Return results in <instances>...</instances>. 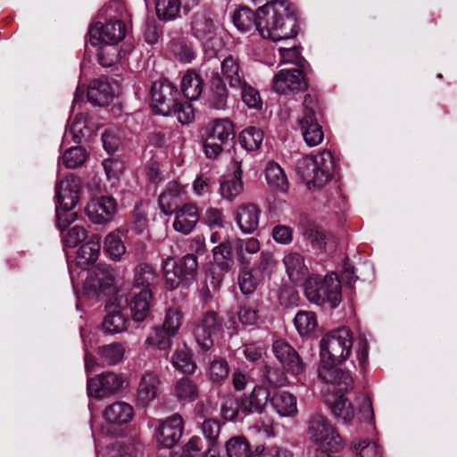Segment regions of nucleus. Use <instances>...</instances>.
I'll return each instance as SVG.
<instances>
[{"label":"nucleus","instance_id":"nucleus-56","mask_svg":"<svg viewBox=\"0 0 457 457\" xmlns=\"http://www.w3.org/2000/svg\"><path fill=\"white\" fill-rule=\"evenodd\" d=\"M87 159V153L81 146L71 147L63 154L62 162L68 169H75L81 166Z\"/></svg>","mask_w":457,"mask_h":457},{"label":"nucleus","instance_id":"nucleus-16","mask_svg":"<svg viewBox=\"0 0 457 457\" xmlns=\"http://www.w3.org/2000/svg\"><path fill=\"white\" fill-rule=\"evenodd\" d=\"M222 328V321L213 311L206 312L193 329L197 345L204 351L213 345V337Z\"/></svg>","mask_w":457,"mask_h":457},{"label":"nucleus","instance_id":"nucleus-1","mask_svg":"<svg viewBox=\"0 0 457 457\" xmlns=\"http://www.w3.org/2000/svg\"><path fill=\"white\" fill-rule=\"evenodd\" d=\"M353 335L346 328L328 333L320 342L319 376L326 383L336 384L340 391H349L353 380L350 373L337 368L352 353Z\"/></svg>","mask_w":457,"mask_h":457},{"label":"nucleus","instance_id":"nucleus-7","mask_svg":"<svg viewBox=\"0 0 457 457\" xmlns=\"http://www.w3.org/2000/svg\"><path fill=\"white\" fill-rule=\"evenodd\" d=\"M116 3H111L107 6L99 11V18H112V12ZM89 42L92 46L103 45H117L126 35L125 23L118 19L103 23L102 21L95 22L88 30Z\"/></svg>","mask_w":457,"mask_h":457},{"label":"nucleus","instance_id":"nucleus-44","mask_svg":"<svg viewBox=\"0 0 457 457\" xmlns=\"http://www.w3.org/2000/svg\"><path fill=\"white\" fill-rule=\"evenodd\" d=\"M92 132L88 126L87 115L79 112L75 116L74 120L69 126V133L71 135L75 142H81L83 139L89 137Z\"/></svg>","mask_w":457,"mask_h":457},{"label":"nucleus","instance_id":"nucleus-30","mask_svg":"<svg viewBox=\"0 0 457 457\" xmlns=\"http://www.w3.org/2000/svg\"><path fill=\"white\" fill-rule=\"evenodd\" d=\"M134 410L131 405L125 402H116L104 411V419L106 422L113 425H123L132 420Z\"/></svg>","mask_w":457,"mask_h":457},{"label":"nucleus","instance_id":"nucleus-41","mask_svg":"<svg viewBox=\"0 0 457 457\" xmlns=\"http://www.w3.org/2000/svg\"><path fill=\"white\" fill-rule=\"evenodd\" d=\"M228 92L225 83L218 76L212 80L210 95V106L216 110H224L227 107Z\"/></svg>","mask_w":457,"mask_h":457},{"label":"nucleus","instance_id":"nucleus-2","mask_svg":"<svg viewBox=\"0 0 457 457\" xmlns=\"http://www.w3.org/2000/svg\"><path fill=\"white\" fill-rule=\"evenodd\" d=\"M256 29L262 37L279 41L296 35V19L285 0H273L257 10Z\"/></svg>","mask_w":457,"mask_h":457},{"label":"nucleus","instance_id":"nucleus-3","mask_svg":"<svg viewBox=\"0 0 457 457\" xmlns=\"http://www.w3.org/2000/svg\"><path fill=\"white\" fill-rule=\"evenodd\" d=\"M335 170V158L328 150L303 157L297 166L298 174L310 189L325 187L332 179Z\"/></svg>","mask_w":457,"mask_h":457},{"label":"nucleus","instance_id":"nucleus-59","mask_svg":"<svg viewBox=\"0 0 457 457\" xmlns=\"http://www.w3.org/2000/svg\"><path fill=\"white\" fill-rule=\"evenodd\" d=\"M228 366L224 359H214L211 363L208 370L210 379L213 383L220 384L228 376Z\"/></svg>","mask_w":457,"mask_h":457},{"label":"nucleus","instance_id":"nucleus-23","mask_svg":"<svg viewBox=\"0 0 457 457\" xmlns=\"http://www.w3.org/2000/svg\"><path fill=\"white\" fill-rule=\"evenodd\" d=\"M220 68L222 78L228 83L230 87L239 88V87L245 85V71L237 57L233 55L226 56L220 62Z\"/></svg>","mask_w":457,"mask_h":457},{"label":"nucleus","instance_id":"nucleus-37","mask_svg":"<svg viewBox=\"0 0 457 457\" xmlns=\"http://www.w3.org/2000/svg\"><path fill=\"white\" fill-rule=\"evenodd\" d=\"M233 250V239L223 240L212 249L215 263L224 271L229 270L234 264Z\"/></svg>","mask_w":457,"mask_h":457},{"label":"nucleus","instance_id":"nucleus-20","mask_svg":"<svg viewBox=\"0 0 457 457\" xmlns=\"http://www.w3.org/2000/svg\"><path fill=\"white\" fill-rule=\"evenodd\" d=\"M162 380L154 371L146 370L140 377L136 401L139 406L146 407L154 401L160 392Z\"/></svg>","mask_w":457,"mask_h":457},{"label":"nucleus","instance_id":"nucleus-11","mask_svg":"<svg viewBox=\"0 0 457 457\" xmlns=\"http://www.w3.org/2000/svg\"><path fill=\"white\" fill-rule=\"evenodd\" d=\"M151 298L150 288L132 287L124 299L123 295H117L115 301L120 309H124L129 305L133 320L142 321L149 313Z\"/></svg>","mask_w":457,"mask_h":457},{"label":"nucleus","instance_id":"nucleus-49","mask_svg":"<svg viewBox=\"0 0 457 457\" xmlns=\"http://www.w3.org/2000/svg\"><path fill=\"white\" fill-rule=\"evenodd\" d=\"M183 323V313L180 308L172 306L167 309L162 322V328L170 336H176Z\"/></svg>","mask_w":457,"mask_h":457},{"label":"nucleus","instance_id":"nucleus-45","mask_svg":"<svg viewBox=\"0 0 457 457\" xmlns=\"http://www.w3.org/2000/svg\"><path fill=\"white\" fill-rule=\"evenodd\" d=\"M294 322L298 333L302 337L310 336L318 325L315 314L307 311L298 312Z\"/></svg>","mask_w":457,"mask_h":457},{"label":"nucleus","instance_id":"nucleus-46","mask_svg":"<svg viewBox=\"0 0 457 457\" xmlns=\"http://www.w3.org/2000/svg\"><path fill=\"white\" fill-rule=\"evenodd\" d=\"M257 12H253L248 7H242L233 15V22L237 29L242 32H247L253 27L256 28Z\"/></svg>","mask_w":457,"mask_h":457},{"label":"nucleus","instance_id":"nucleus-21","mask_svg":"<svg viewBox=\"0 0 457 457\" xmlns=\"http://www.w3.org/2000/svg\"><path fill=\"white\" fill-rule=\"evenodd\" d=\"M79 192V181L74 176L71 175L58 181L55 187L57 199L56 207L71 211L78 203Z\"/></svg>","mask_w":457,"mask_h":457},{"label":"nucleus","instance_id":"nucleus-9","mask_svg":"<svg viewBox=\"0 0 457 457\" xmlns=\"http://www.w3.org/2000/svg\"><path fill=\"white\" fill-rule=\"evenodd\" d=\"M191 28L194 36L202 41L208 56H216L222 43L218 35L219 25L212 19L211 12L206 10L196 12L193 15Z\"/></svg>","mask_w":457,"mask_h":457},{"label":"nucleus","instance_id":"nucleus-51","mask_svg":"<svg viewBox=\"0 0 457 457\" xmlns=\"http://www.w3.org/2000/svg\"><path fill=\"white\" fill-rule=\"evenodd\" d=\"M228 457H253L249 444L243 436H234L226 443Z\"/></svg>","mask_w":457,"mask_h":457},{"label":"nucleus","instance_id":"nucleus-40","mask_svg":"<svg viewBox=\"0 0 457 457\" xmlns=\"http://www.w3.org/2000/svg\"><path fill=\"white\" fill-rule=\"evenodd\" d=\"M239 265L240 270L237 278L238 287L244 295H250L255 291L259 284L260 278L257 275L258 272L255 271V274H253L254 269L252 268L250 264Z\"/></svg>","mask_w":457,"mask_h":457},{"label":"nucleus","instance_id":"nucleus-53","mask_svg":"<svg viewBox=\"0 0 457 457\" xmlns=\"http://www.w3.org/2000/svg\"><path fill=\"white\" fill-rule=\"evenodd\" d=\"M179 187L176 184L171 185L167 190L159 196V205L165 215H170L174 212L178 204Z\"/></svg>","mask_w":457,"mask_h":457},{"label":"nucleus","instance_id":"nucleus-8","mask_svg":"<svg viewBox=\"0 0 457 457\" xmlns=\"http://www.w3.org/2000/svg\"><path fill=\"white\" fill-rule=\"evenodd\" d=\"M235 137L234 124L228 119H216L210 122L204 133V151L209 159L217 158Z\"/></svg>","mask_w":457,"mask_h":457},{"label":"nucleus","instance_id":"nucleus-58","mask_svg":"<svg viewBox=\"0 0 457 457\" xmlns=\"http://www.w3.org/2000/svg\"><path fill=\"white\" fill-rule=\"evenodd\" d=\"M203 442L194 436L183 445L180 452H173L170 457H202Z\"/></svg>","mask_w":457,"mask_h":457},{"label":"nucleus","instance_id":"nucleus-31","mask_svg":"<svg viewBox=\"0 0 457 457\" xmlns=\"http://www.w3.org/2000/svg\"><path fill=\"white\" fill-rule=\"evenodd\" d=\"M283 262L289 279L293 283H299L308 274L304 258L299 253H288L284 256Z\"/></svg>","mask_w":457,"mask_h":457},{"label":"nucleus","instance_id":"nucleus-64","mask_svg":"<svg viewBox=\"0 0 457 457\" xmlns=\"http://www.w3.org/2000/svg\"><path fill=\"white\" fill-rule=\"evenodd\" d=\"M97 457H132V453L120 442H115L108 445L104 451H100L96 446Z\"/></svg>","mask_w":457,"mask_h":457},{"label":"nucleus","instance_id":"nucleus-4","mask_svg":"<svg viewBox=\"0 0 457 457\" xmlns=\"http://www.w3.org/2000/svg\"><path fill=\"white\" fill-rule=\"evenodd\" d=\"M197 265L196 257L190 253L179 259L162 257L161 267L166 288L188 287L195 281Z\"/></svg>","mask_w":457,"mask_h":457},{"label":"nucleus","instance_id":"nucleus-55","mask_svg":"<svg viewBox=\"0 0 457 457\" xmlns=\"http://www.w3.org/2000/svg\"><path fill=\"white\" fill-rule=\"evenodd\" d=\"M155 272L152 266L146 263H141L135 269V284L133 287H146L154 282Z\"/></svg>","mask_w":457,"mask_h":457},{"label":"nucleus","instance_id":"nucleus-29","mask_svg":"<svg viewBox=\"0 0 457 457\" xmlns=\"http://www.w3.org/2000/svg\"><path fill=\"white\" fill-rule=\"evenodd\" d=\"M270 397L268 389L262 386H255L248 397L242 399V412L244 414L263 412L268 402L270 403Z\"/></svg>","mask_w":457,"mask_h":457},{"label":"nucleus","instance_id":"nucleus-22","mask_svg":"<svg viewBox=\"0 0 457 457\" xmlns=\"http://www.w3.org/2000/svg\"><path fill=\"white\" fill-rule=\"evenodd\" d=\"M261 211L254 204H243L236 212V220L240 230L245 234L254 232L260 221Z\"/></svg>","mask_w":457,"mask_h":457},{"label":"nucleus","instance_id":"nucleus-60","mask_svg":"<svg viewBox=\"0 0 457 457\" xmlns=\"http://www.w3.org/2000/svg\"><path fill=\"white\" fill-rule=\"evenodd\" d=\"M241 89L242 101L251 109L259 110L262 106V101L257 89L248 85L245 81V85L239 87Z\"/></svg>","mask_w":457,"mask_h":457},{"label":"nucleus","instance_id":"nucleus-15","mask_svg":"<svg viewBox=\"0 0 457 457\" xmlns=\"http://www.w3.org/2000/svg\"><path fill=\"white\" fill-rule=\"evenodd\" d=\"M118 212V203L115 198L102 195L91 199L87 207V218L96 225H108L112 222Z\"/></svg>","mask_w":457,"mask_h":457},{"label":"nucleus","instance_id":"nucleus-47","mask_svg":"<svg viewBox=\"0 0 457 457\" xmlns=\"http://www.w3.org/2000/svg\"><path fill=\"white\" fill-rule=\"evenodd\" d=\"M263 140L262 131L255 127H248L245 129L239 136L241 145L247 151L257 150Z\"/></svg>","mask_w":457,"mask_h":457},{"label":"nucleus","instance_id":"nucleus-50","mask_svg":"<svg viewBox=\"0 0 457 457\" xmlns=\"http://www.w3.org/2000/svg\"><path fill=\"white\" fill-rule=\"evenodd\" d=\"M171 363L175 369L186 374H193L196 370V364L186 348L175 351L171 358Z\"/></svg>","mask_w":457,"mask_h":457},{"label":"nucleus","instance_id":"nucleus-43","mask_svg":"<svg viewBox=\"0 0 457 457\" xmlns=\"http://www.w3.org/2000/svg\"><path fill=\"white\" fill-rule=\"evenodd\" d=\"M166 329L162 327H154L149 336L145 340V345L147 347H154L161 351L168 350L171 346V337Z\"/></svg>","mask_w":457,"mask_h":457},{"label":"nucleus","instance_id":"nucleus-28","mask_svg":"<svg viewBox=\"0 0 457 457\" xmlns=\"http://www.w3.org/2000/svg\"><path fill=\"white\" fill-rule=\"evenodd\" d=\"M113 96L111 84L103 79L92 81L87 89L88 101L98 106L108 105L112 101Z\"/></svg>","mask_w":457,"mask_h":457},{"label":"nucleus","instance_id":"nucleus-38","mask_svg":"<svg viewBox=\"0 0 457 457\" xmlns=\"http://www.w3.org/2000/svg\"><path fill=\"white\" fill-rule=\"evenodd\" d=\"M104 252L112 260L120 261L126 253L122 241V233L120 229L113 230L106 235L104 241Z\"/></svg>","mask_w":457,"mask_h":457},{"label":"nucleus","instance_id":"nucleus-54","mask_svg":"<svg viewBox=\"0 0 457 457\" xmlns=\"http://www.w3.org/2000/svg\"><path fill=\"white\" fill-rule=\"evenodd\" d=\"M180 8L179 0H156V15L161 20H172L177 17Z\"/></svg>","mask_w":457,"mask_h":457},{"label":"nucleus","instance_id":"nucleus-12","mask_svg":"<svg viewBox=\"0 0 457 457\" xmlns=\"http://www.w3.org/2000/svg\"><path fill=\"white\" fill-rule=\"evenodd\" d=\"M153 111L160 115L170 116L178 100L177 87L167 79L154 82L151 88Z\"/></svg>","mask_w":457,"mask_h":457},{"label":"nucleus","instance_id":"nucleus-18","mask_svg":"<svg viewBox=\"0 0 457 457\" xmlns=\"http://www.w3.org/2000/svg\"><path fill=\"white\" fill-rule=\"evenodd\" d=\"M184 430L183 419L173 414L160 422L156 428V440L160 447L171 448L179 443Z\"/></svg>","mask_w":457,"mask_h":457},{"label":"nucleus","instance_id":"nucleus-33","mask_svg":"<svg viewBox=\"0 0 457 457\" xmlns=\"http://www.w3.org/2000/svg\"><path fill=\"white\" fill-rule=\"evenodd\" d=\"M204 89L202 77L194 70H188L182 77L181 90L185 97L190 101L196 100Z\"/></svg>","mask_w":457,"mask_h":457},{"label":"nucleus","instance_id":"nucleus-57","mask_svg":"<svg viewBox=\"0 0 457 457\" xmlns=\"http://www.w3.org/2000/svg\"><path fill=\"white\" fill-rule=\"evenodd\" d=\"M87 230L84 227L75 225L66 232H62L64 247L74 248L87 238Z\"/></svg>","mask_w":457,"mask_h":457},{"label":"nucleus","instance_id":"nucleus-63","mask_svg":"<svg viewBox=\"0 0 457 457\" xmlns=\"http://www.w3.org/2000/svg\"><path fill=\"white\" fill-rule=\"evenodd\" d=\"M172 115H175L181 124H189L195 119V112L192 104L188 102L175 103Z\"/></svg>","mask_w":457,"mask_h":457},{"label":"nucleus","instance_id":"nucleus-19","mask_svg":"<svg viewBox=\"0 0 457 457\" xmlns=\"http://www.w3.org/2000/svg\"><path fill=\"white\" fill-rule=\"evenodd\" d=\"M272 351L283 368L292 375L304 372L305 365L298 353L287 342L277 340L273 343Z\"/></svg>","mask_w":457,"mask_h":457},{"label":"nucleus","instance_id":"nucleus-35","mask_svg":"<svg viewBox=\"0 0 457 457\" xmlns=\"http://www.w3.org/2000/svg\"><path fill=\"white\" fill-rule=\"evenodd\" d=\"M100 249L99 238H91L79 248L76 256L77 264L85 269L94 263L99 257Z\"/></svg>","mask_w":457,"mask_h":457},{"label":"nucleus","instance_id":"nucleus-13","mask_svg":"<svg viewBox=\"0 0 457 457\" xmlns=\"http://www.w3.org/2000/svg\"><path fill=\"white\" fill-rule=\"evenodd\" d=\"M272 88L279 95L298 94L308 88V80L300 68L282 69L274 75Z\"/></svg>","mask_w":457,"mask_h":457},{"label":"nucleus","instance_id":"nucleus-32","mask_svg":"<svg viewBox=\"0 0 457 457\" xmlns=\"http://www.w3.org/2000/svg\"><path fill=\"white\" fill-rule=\"evenodd\" d=\"M265 179L268 186L272 190L285 193L289 187L288 179L284 170L275 162H269L267 163Z\"/></svg>","mask_w":457,"mask_h":457},{"label":"nucleus","instance_id":"nucleus-25","mask_svg":"<svg viewBox=\"0 0 457 457\" xmlns=\"http://www.w3.org/2000/svg\"><path fill=\"white\" fill-rule=\"evenodd\" d=\"M107 314L104 317L101 328L102 330L110 335L121 333L127 329L128 319L120 312V308L117 307V302L114 300L112 303L106 306Z\"/></svg>","mask_w":457,"mask_h":457},{"label":"nucleus","instance_id":"nucleus-26","mask_svg":"<svg viewBox=\"0 0 457 457\" xmlns=\"http://www.w3.org/2000/svg\"><path fill=\"white\" fill-rule=\"evenodd\" d=\"M199 220V213L193 204L183 205L177 212L173 228L176 231L184 235L189 234Z\"/></svg>","mask_w":457,"mask_h":457},{"label":"nucleus","instance_id":"nucleus-42","mask_svg":"<svg viewBox=\"0 0 457 457\" xmlns=\"http://www.w3.org/2000/svg\"><path fill=\"white\" fill-rule=\"evenodd\" d=\"M174 395L179 401L194 402L198 397V386L189 378H181L174 386Z\"/></svg>","mask_w":457,"mask_h":457},{"label":"nucleus","instance_id":"nucleus-27","mask_svg":"<svg viewBox=\"0 0 457 457\" xmlns=\"http://www.w3.org/2000/svg\"><path fill=\"white\" fill-rule=\"evenodd\" d=\"M270 404L283 418H294L298 413L297 399L287 391H279L271 395Z\"/></svg>","mask_w":457,"mask_h":457},{"label":"nucleus","instance_id":"nucleus-5","mask_svg":"<svg viewBox=\"0 0 457 457\" xmlns=\"http://www.w3.org/2000/svg\"><path fill=\"white\" fill-rule=\"evenodd\" d=\"M307 437L322 453L339 452L344 447V441L334 425L324 415L312 414L306 423Z\"/></svg>","mask_w":457,"mask_h":457},{"label":"nucleus","instance_id":"nucleus-14","mask_svg":"<svg viewBox=\"0 0 457 457\" xmlns=\"http://www.w3.org/2000/svg\"><path fill=\"white\" fill-rule=\"evenodd\" d=\"M114 282L113 270L107 264H99L88 272L84 282V293L88 296H99L111 292Z\"/></svg>","mask_w":457,"mask_h":457},{"label":"nucleus","instance_id":"nucleus-39","mask_svg":"<svg viewBox=\"0 0 457 457\" xmlns=\"http://www.w3.org/2000/svg\"><path fill=\"white\" fill-rule=\"evenodd\" d=\"M233 245L239 264H251L250 260L247 258L246 254L257 253L261 248L260 242L254 237H250L245 240L241 238H234Z\"/></svg>","mask_w":457,"mask_h":457},{"label":"nucleus","instance_id":"nucleus-62","mask_svg":"<svg viewBox=\"0 0 457 457\" xmlns=\"http://www.w3.org/2000/svg\"><path fill=\"white\" fill-rule=\"evenodd\" d=\"M237 316L243 326L254 328L260 319L259 309L256 305H244L238 311Z\"/></svg>","mask_w":457,"mask_h":457},{"label":"nucleus","instance_id":"nucleus-17","mask_svg":"<svg viewBox=\"0 0 457 457\" xmlns=\"http://www.w3.org/2000/svg\"><path fill=\"white\" fill-rule=\"evenodd\" d=\"M125 382V377L121 374L104 372L87 379V394L96 398L114 395L123 388Z\"/></svg>","mask_w":457,"mask_h":457},{"label":"nucleus","instance_id":"nucleus-61","mask_svg":"<svg viewBox=\"0 0 457 457\" xmlns=\"http://www.w3.org/2000/svg\"><path fill=\"white\" fill-rule=\"evenodd\" d=\"M278 54L280 56V63L295 64L298 67H303L305 60L301 54L300 48L297 46L279 47Z\"/></svg>","mask_w":457,"mask_h":457},{"label":"nucleus","instance_id":"nucleus-24","mask_svg":"<svg viewBox=\"0 0 457 457\" xmlns=\"http://www.w3.org/2000/svg\"><path fill=\"white\" fill-rule=\"evenodd\" d=\"M231 170H233V174L225 176L220 186L221 196L229 201L235 199L243 191L240 162L235 160L231 164Z\"/></svg>","mask_w":457,"mask_h":457},{"label":"nucleus","instance_id":"nucleus-6","mask_svg":"<svg viewBox=\"0 0 457 457\" xmlns=\"http://www.w3.org/2000/svg\"><path fill=\"white\" fill-rule=\"evenodd\" d=\"M304 294L314 304L336 308L341 302V281L334 272L325 277L312 275L304 284Z\"/></svg>","mask_w":457,"mask_h":457},{"label":"nucleus","instance_id":"nucleus-10","mask_svg":"<svg viewBox=\"0 0 457 457\" xmlns=\"http://www.w3.org/2000/svg\"><path fill=\"white\" fill-rule=\"evenodd\" d=\"M317 104L314 96L306 95L303 103V115L298 120L303 137L310 147L320 145L324 138L322 127L316 119Z\"/></svg>","mask_w":457,"mask_h":457},{"label":"nucleus","instance_id":"nucleus-34","mask_svg":"<svg viewBox=\"0 0 457 457\" xmlns=\"http://www.w3.org/2000/svg\"><path fill=\"white\" fill-rule=\"evenodd\" d=\"M168 49L177 61L183 63H190L196 55L191 42L184 37L171 39Z\"/></svg>","mask_w":457,"mask_h":457},{"label":"nucleus","instance_id":"nucleus-52","mask_svg":"<svg viewBox=\"0 0 457 457\" xmlns=\"http://www.w3.org/2000/svg\"><path fill=\"white\" fill-rule=\"evenodd\" d=\"M350 448L359 457H382V451L377 443L366 439L353 440Z\"/></svg>","mask_w":457,"mask_h":457},{"label":"nucleus","instance_id":"nucleus-48","mask_svg":"<svg viewBox=\"0 0 457 457\" xmlns=\"http://www.w3.org/2000/svg\"><path fill=\"white\" fill-rule=\"evenodd\" d=\"M97 353L105 363L115 365L123 359L125 349L120 343H112L99 347Z\"/></svg>","mask_w":457,"mask_h":457},{"label":"nucleus","instance_id":"nucleus-36","mask_svg":"<svg viewBox=\"0 0 457 457\" xmlns=\"http://www.w3.org/2000/svg\"><path fill=\"white\" fill-rule=\"evenodd\" d=\"M340 394L337 399L331 404V411L334 417L341 420L344 424L347 425L352 422L354 418L355 412L352 403L343 396V394L346 391H340L336 384H333Z\"/></svg>","mask_w":457,"mask_h":457}]
</instances>
